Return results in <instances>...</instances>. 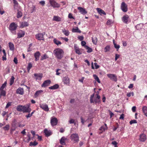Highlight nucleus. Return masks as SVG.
<instances>
[{
    "instance_id": "obj_1",
    "label": "nucleus",
    "mask_w": 147,
    "mask_h": 147,
    "mask_svg": "<svg viewBox=\"0 0 147 147\" xmlns=\"http://www.w3.org/2000/svg\"><path fill=\"white\" fill-rule=\"evenodd\" d=\"M55 55L58 59H61L63 57L64 53L63 50L60 48L55 49L53 51Z\"/></svg>"
},
{
    "instance_id": "obj_2",
    "label": "nucleus",
    "mask_w": 147,
    "mask_h": 147,
    "mask_svg": "<svg viewBox=\"0 0 147 147\" xmlns=\"http://www.w3.org/2000/svg\"><path fill=\"white\" fill-rule=\"evenodd\" d=\"M94 94H93L90 97V101L91 103H93L94 102L96 104L98 103L99 104L100 101V96L98 95V94L97 93L96 94V95L97 96V97L95 98L94 100H93L94 96Z\"/></svg>"
},
{
    "instance_id": "obj_3",
    "label": "nucleus",
    "mask_w": 147,
    "mask_h": 147,
    "mask_svg": "<svg viewBox=\"0 0 147 147\" xmlns=\"http://www.w3.org/2000/svg\"><path fill=\"white\" fill-rule=\"evenodd\" d=\"M18 25L14 22L11 23L9 26V29L11 32L14 34H16V31H15L17 29Z\"/></svg>"
},
{
    "instance_id": "obj_4",
    "label": "nucleus",
    "mask_w": 147,
    "mask_h": 147,
    "mask_svg": "<svg viewBox=\"0 0 147 147\" xmlns=\"http://www.w3.org/2000/svg\"><path fill=\"white\" fill-rule=\"evenodd\" d=\"M71 141L74 142V143L78 142L79 141V137L78 134H72L70 136Z\"/></svg>"
},
{
    "instance_id": "obj_5",
    "label": "nucleus",
    "mask_w": 147,
    "mask_h": 147,
    "mask_svg": "<svg viewBox=\"0 0 147 147\" xmlns=\"http://www.w3.org/2000/svg\"><path fill=\"white\" fill-rule=\"evenodd\" d=\"M121 20L122 22L125 24H128L131 22L129 16L127 14L123 16L121 18Z\"/></svg>"
},
{
    "instance_id": "obj_6",
    "label": "nucleus",
    "mask_w": 147,
    "mask_h": 147,
    "mask_svg": "<svg viewBox=\"0 0 147 147\" xmlns=\"http://www.w3.org/2000/svg\"><path fill=\"white\" fill-rule=\"evenodd\" d=\"M107 76L111 80L114 82L117 81V78L116 75L113 74H108Z\"/></svg>"
},
{
    "instance_id": "obj_7",
    "label": "nucleus",
    "mask_w": 147,
    "mask_h": 147,
    "mask_svg": "<svg viewBox=\"0 0 147 147\" xmlns=\"http://www.w3.org/2000/svg\"><path fill=\"white\" fill-rule=\"evenodd\" d=\"M49 1L51 5L54 8H58L60 7L59 4L54 0H49Z\"/></svg>"
},
{
    "instance_id": "obj_8",
    "label": "nucleus",
    "mask_w": 147,
    "mask_h": 147,
    "mask_svg": "<svg viewBox=\"0 0 147 147\" xmlns=\"http://www.w3.org/2000/svg\"><path fill=\"white\" fill-rule=\"evenodd\" d=\"M39 106L40 108L45 111H48L49 109L48 105L45 104H39Z\"/></svg>"
},
{
    "instance_id": "obj_9",
    "label": "nucleus",
    "mask_w": 147,
    "mask_h": 147,
    "mask_svg": "<svg viewBox=\"0 0 147 147\" xmlns=\"http://www.w3.org/2000/svg\"><path fill=\"white\" fill-rule=\"evenodd\" d=\"M24 113H30L31 111V109L30 108V105L29 104H27L24 105Z\"/></svg>"
},
{
    "instance_id": "obj_10",
    "label": "nucleus",
    "mask_w": 147,
    "mask_h": 147,
    "mask_svg": "<svg viewBox=\"0 0 147 147\" xmlns=\"http://www.w3.org/2000/svg\"><path fill=\"white\" fill-rule=\"evenodd\" d=\"M36 38L38 40H44V34L42 33H38L35 35Z\"/></svg>"
},
{
    "instance_id": "obj_11",
    "label": "nucleus",
    "mask_w": 147,
    "mask_h": 147,
    "mask_svg": "<svg viewBox=\"0 0 147 147\" xmlns=\"http://www.w3.org/2000/svg\"><path fill=\"white\" fill-rule=\"evenodd\" d=\"M58 123L57 119L55 117H52L51 118V125L53 127L56 125Z\"/></svg>"
},
{
    "instance_id": "obj_12",
    "label": "nucleus",
    "mask_w": 147,
    "mask_h": 147,
    "mask_svg": "<svg viewBox=\"0 0 147 147\" xmlns=\"http://www.w3.org/2000/svg\"><path fill=\"white\" fill-rule=\"evenodd\" d=\"M121 9L124 12H126L127 11V6L125 2L122 3L121 5Z\"/></svg>"
},
{
    "instance_id": "obj_13",
    "label": "nucleus",
    "mask_w": 147,
    "mask_h": 147,
    "mask_svg": "<svg viewBox=\"0 0 147 147\" xmlns=\"http://www.w3.org/2000/svg\"><path fill=\"white\" fill-rule=\"evenodd\" d=\"M34 76L36 80H40L42 77V74L41 73H35L34 74Z\"/></svg>"
},
{
    "instance_id": "obj_14",
    "label": "nucleus",
    "mask_w": 147,
    "mask_h": 147,
    "mask_svg": "<svg viewBox=\"0 0 147 147\" xmlns=\"http://www.w3.org/2000/svg\"><path fill=\"white\" fill-rule=\"evenodd\" d=\"M51 81L50 80H47L45 81L41 85L42 87H45L49 86L51 84Z\"/></svg>"
},
{
    "instance_id": "obj_15",
    "label": "nucleus",
    "mask_w": 147,
    "mask_h": 147,
    "mask_svg": "<svg viewBox=\"0 0 147 147\" xmlns=\"http://www.w3.org/2000/svg\"><path fill=\"white\" fill-rule=\"evenodd\" d=\"M63 81L65 84L67 85H69V79L67 76H65L63 78Z\"/></svg>"
},
{
    "instance_id": "obj_16",
    "label": "nucleus",
    "mask_w": 147,
    "mask_h": 147,
    "mask_svg": "<svg viewBox=\"0 0 147 147\" xmlns=\"http://www.w3.org/2000/svg\"><path fill=\"white\" fill-rule=\"evenodd\" d=\"M78 9L79 11V12L81 13L84 15L86 14L87 12L86 10L85 9L81 7H78Z\"/></svg>"
},
{
    "instance_id": "obj_17",
    "label": "nucleus",
    "mask_w": 147,
    "mask_h": 147,
    "mask_svg": "<svg viewBox=\"0 0 147 147\" xmlns=\"http://www.w3.org/2000/svg\"><path fill=\"white\" fill-rule=\"evenodd\" d=\"M74 49L76 53L78 55H80L82 54L81 52L80 51L79 48H78L77 45H74Z\"/></svg>"
},
{
    "instance_id": "obj_18",
    "label": "nucleus",
    "mask_w": 147,
    "mask_h": 147,
    "mask_svg": "<svg viewBox=\"0 0 147 147\" xmlns=\"http://www.w3.org/2000/svg\"><path fill=\"white\" fill-rule=\"evenodd\" d=\"M24 105H18L16 107V109L18 111L22 112L24 113Z\"/></svg>"
},
{
    "instance_id": "obj_19",
    "label": "nucleus",
    "mask_w": 147,
    "mask_h": 147,
    "mask_svg": "<svg viewBox=\"0 0 147 147\" xmlns=\"http://www.w3.org/2000/svg\"><path fill=\"white\" fill-rule=\"evenodd\" d=\"M16 92L17 94L23 95L24 93V89L23 88L20 87L17 89Z\"/></svg>"
},
{
    "instance_id": "obj_20",
    "label": "nucleus",
    "mask_w": 147,
    "mask_h": 147,
    "mask_svg": "<svg viewBox=\"0 0 147 147\" xmlns=\"http://www.w3.org/2000/svg\"><path fill=\"white\" fill-rule=\"evenodd\" d=\"M146 137L145 134H142L140 136V140L141 142H144L146 140Z\"/></svg>"
},
{
    "instance_id": "obj_21",
    "label": "nucleus",
    "mask_w": 147,
    "mask_h": 147,
    "mask_svg": "<svg viewBox=\"0 0 147 147\" xmlns=\"http://www.w3.org/2000/svg\"><path fill=\"white\" fill-rule=\"evenodd\" d=\"M40 54L39 51H37L34 54V56L35 58V60L37 61L39 60V57Z\"/></svg>"
},
{
    "instance_id": "obj_22",
    "label": "nucleus",
    "mask_w": 147,
    "mask_h": 147,
    "mask_svg": "<svg viewBox=\"0 0 147 147\" xmlns=\"http://www.w3.org/2000/svg\"><path fill=\"white\" fill-rule=\"evenodd\" d=\"M44 133L45 134V135L48 137L51 135V131L50 130H48L47 129H45L44 130Z\"/></svg>"
},
{
    "instance_id": "obj_23",
    "label": "nucleus",
    "mask_w": 147,
    "mask_h": 147,
    "mask_svg": "<svg viewBox=\"0 0 147 147\" xmlns=\"http://www.w3.org/2000/svg\"><path fill=\"white\" fill-rule=\"evenodd\" d=\"M53 20L57 22H60L61 20V18L58 16H53Z\"/></svg>"
},
{
    "instance_id": "obj_24",
    "label": "nucleus",
    "mask_w": 147,
    "mask_h": 147,
    "mask_svg": "<svg viewBox=\"0 0 147 147\" xmlns=\"http://www.w3.org/2000/svg\"><path fill=\"white\" fill-rule=\"evenodd\" d=\"M59 87V85L57 84H56L52 86L49 87V88L51 90H55L58 89Z\"/></svg>"
},
{
    "instance_id": "obj_25",
    "label": "nucleus",
    "mask_w": 147,
    "mask_h": 147,
    "mask_svg": "<svg viewBox=\"0 0 147 147\" xmlns=\"http://www.w3.org/2000/svg\"><path fill=\"white\" fill-rule=\"evenodd\" d=\"M17 125H18V123L16 121V119H14L12 121V127H17Z\"/></svg>"
},
{
    "instance_id": "obj_26",
    "label": "nucleus",
    "mask_w": 147,
    "mask_h": 147,
    "mask_svg": "<svg viewBox=\"0 0 147 147\" xmlns=\"http://www.w3.org/2000/svg\"><path fill=\"white\" fill-rule=\"evenodd\" d=\"M96 10L99 14L102 15V14L105 15L106 14L105 12L99 8H97Z\"/></svg>"
},
{
    "instance_id": "obj_27",
    "label": "nucleus",
    "mask_w": 147,
    "mask_h": 147,
    "mask_svg": "<svg viewBox=\"0 0 147 147\" xmlns=\"http://www.w3.org/2000/svg\"><path fill=\"white\" fill-rule=\"evenodd\" d=\"M9 46L10 50L13 51L15 49L14 46L13 44L11 42L9 43Z\"/></svg>"
},
{
    "instance_id": "obj_28",
    "label": "nucleus",
    "mask_w": 147,
    "mask_h": 147,
    "mask_svg": "<svg viewBox=\"0 0 147 147\" xmlns=\"http://www.w3.org/2000/svg\"><path fill=\"white\" fill-rule=\"evenodd\" d=\"M25 34L24 32L21 30L20 32L18 34V38H20L23 37Z\"/></svg>"
},
{
    "instance_id": "obj_29",
    "label": "nucleus",
    "mask_w": 147,
    "mask_h": 147,
    "mask_svg": "<svg viewBox=\"0 0 147 147\" xmlns=\"http://www.w3.org/2000/svg\"><path fill=\"white\" fill-rule=\"evenodd\" d=\"M66 140V138L65 137H62L60 140V144L62 145L65 144V140Z\"/></svg>"
},
{
    "instance_id": "obj_30",
    "label": "nucleus",
    "mask_w": 147,
    "mask_h": 147,
    "mask_svg": "<svg viewBox=\"0 0 147 147\" xmlns=\"http://www.w3.org/2000/svg\"><path fill=\"white\" fill-rule=\"evenodd\" d=\"M72 32H78L80 33L81 32V31L79 29L78 27H76V28H73L72 30Z\"/></svg>"
},
{
    "instance_id": "obj_31",
    "label": "nucleus",
    "mask_w": 147,
    "mask_h": 147,
    "mask_svg": "<svg viewBox=\"0 0 147 147\" xmlns=\"http://www.w3.org/2000/svg\"><path fill=\"white\" fill-rule=\"evenodd\" d=\"M6 95V92L4 90H0V98H1L2 96H3Z\"/></svg>"
},
{
    "instance_id": "obj_32",
    "label": "nucleus",
    "mask_w": 147,
    "mask_h": 147,
    "mask_svg": "<svg viewBox=\"0 0 147 147\" xmlns=\"http://www.w3.org/2000/svg\"><path fill=\"white\" fill-rule=\"evenodd\" d=\"M93 43L94 45H96L97 42V38L96 37H93L92 38Z\"/></svg>"
},
{
    "instance_id": "obj_33",
    "label": "nucleus",
    "mask_w": 147,
    "mask_h": 147,
    "mask_svg": "<svg viewBox=\"0 0 147 147\" xmlns=\"http://www.w3.org/2000/svg\"><path fill=\"white\" fill-rule=\"evenodd\" d=\"M142 109L144 115L147 117V107L146 106L143 107Z\"/></svg>"
},
{
    "instance_id": "obj_34",
    "label": "nucleus",
    "mask_w": 147,
    "mask_h": 147,
    "mask_svg": "<svg viewBox=\"0 0 147 147\" xmlns=\"http://www.w3.org/2000/svg\"><path fill=\"white\" fill-rule=\"evenodd\" d=\"M143 27V24H137L136 26V29L138 30H140Z\"/></svg>"
},
{
    "instance_id": "obj_35",
    "label": "nucleus",
    "mask_w": 147,
    "mask_h": 147,
    "mask_svg": "<svg viewBox=\"0 0 147 147\" xmlns=\"http://www.w3.org/2000/svg\"><path fill=\"white\" fill-rule=\"evenodd\" d=\"M62 32L66 36H68L69 34V31L65 29H63L62 30Z\"/></svg>"
},
{
    "instance_id": "obj_36",
    "label": "nucleus",
    "mask_w": 147,
    "mask_h": 147,
    "mask_svg": "<svg viewBox=\"0 0 147 147\" xmlns=\"http://www.w3.org/2000/svg\"><path fill=\"white\" fill-rule=\"evenodd\" d=\"M43 91L42 90H39L37 91L34 94V96L35 97H36L39 95L41 93L43 92Z\"/></svg>"
},
{
    "instance_id": "obj_37",
    "label": "nucleus",
    "mask_w": 147,
    "mask_h": 147,
    "mask_svg": "<svg viewBox=\"0 0 147 147\" xmlns=\"http://www.w3.org/2000/svg\"><path fill=\"white\" fill-rule=\"evenodd\" d=\"M29 24L27 22H23L21 24V26L23 27L28 26Z\"/></svg>"
},
{
    "instance_id": "obj_38",
    "label": "nucleus",
    "mask_w": 147,
    "mask_h": 147,
    "mask_svg": "<svg viewBox=\"0 0 147 147\" xmlns=\"http://www.w3.org/2000/svg\"><path fill=\"white\" fill-rule=\"evenodd\" d=\"M93 77L95 80H96L98 83H100V81L98 77V76L96 74H94L93 75Z\"/></svg>"
},
{
    "instance_id": "obj_39",
    "label": "nucleus",
    "mask_w": 147,
    "mask_h": 147,
    "mask_svg": "<svg viewBox=\"0 0 147 147\" xmlns=\"http://www.w3.org/2000/svg\"><path fill=\"white\" fill-rule=\"evenodd\" d=\"M49 58L48 56L46 54H44L41 57L40 60L42 61L44 59H47Z\"/></svg>"
},
{
    "instance_id": "obj_40",
    "label": "nucleus",
    "mask_w": 147,
    "mask_h": 147,
    "mask_svg": "<svg viewBox=\"0 0 147 147\" xmlns=\"http://www.w3.org/2000/svg\"><path fill=\"white\" fill-rule=\"evenodd\" d=\"M22 16V13L20 11L18 10L17 17L18 18H21Z\"/></svg>"
},
{
    "instance_id": "obj_41",
    "label": "nucleus",
    "mask_w": 147,
    "mask_h": 147,
    "mask_svg": "<svg viewBox=\"0 0 147 147\" xmlns=\"http://www.w3.org/2000/svg\"><path fill=\"white\" fill-rule=\"evenodd\" d=\"M54 42L57 45L61 44V42L59 41L58 40H57L56 39L54 38L53 40Z\"/></svg>"
},
{
    "instance_id": "obj_42",
    "label": "nucleus",
    "mask_w": 147,
    "mask_h": 147,
    "mask_svg": "<svg viewBox=\"0 0 147 147\" xmlns=\"http://www.w3.org/2000/svg\"><path fill=\"white\" fill-rule=\"evenodd\" d=\"M85 48L87 50V52L88 53H91L92 51V49L87 46H85Z\"/></svg>"
},
{
    "instance_id": "obj_43",
    "label": "nucleus",
    "mask_w": 147,
    "mask_h": 147,
    "mask_svg": "<svg viewBox=\"0 0 147 147\" xmlns=\"http://www.w3.org/2000/svg\"><path fill=\"white\" fill-rule=\"evenodd\" d=\"M14 78L13 76H11V78L10 79V86L14 82Z\"/></svg>"
},
{
    "instance_id": "obj_44",
    "label": "nucleus",
    "mask_w": 147,
    "mask_h": 147,
    "mask_svg": "<svg viewBox=\"0 0 147 147\" xmlns=\"http://www.w3.org/2000/svg\"><path fill=\"white\" fill-rule=\"evenodd\" d=\"M38 144V143L36 141H34L33 142H30V146H35L37 145Z\"/></svg>"
},
{
    "instance_id": "obj_45",
    "label": "nucleus",
    "mask_w": 147,
    "mask_h": 147,
    "mask_svg": "<svg viewBox=\"0 0 147 147\" xmlns=\"http://www.w3.org/2000/svg\"><path fill=\"white\" fill-rule=\"evenodd\" d=\"M7 84V82H5L4 83L2 84L1 86V87L0 88V90H3L4 88L5 87Z\"/></svg>"
},
{
    "instance_id": "obj_46",
    "label": "nucleus",
    "mask_w": 147,
    "mask_h": 147,
    "mask_svg": "<svg viewBox=\"0 0 147 147\" xmlns=\"http://www.w3.org/2000/svg\"><path fill=\"white\" fill-rule=\"evenodd\" d=\"M9 125H6L5 126L3 127V129L5 131H8L9 130Z\"/></svg>"
},
{
    "instance_id": "obj_47",
    "label": "nucleus",
    "mask_w": 147,
    "mask_h": 147,
    "mask_svg": "<svg viewBox=\"0 0 147 147\" xmlns=\"http://www.w3.org/2000/svg\"><path fill=\"white\" fill-rule=\"evenodd\" d=\"M32 64L30 63H29L28 65V67H27V69L28 72H29L30 69L32 68Z\"/></svg>"
},
{
    "instance_id": "obj_48",
    "label": "nucleus",
    "mask_w": 147,
    "mask_h": 147,
    "mask_svg": "<svg viewBox=\"0 0 147 147\" xmlns=\"http://www.w3.org/2000/svg\"><path fill=\"white\" fill-rule=\"evenodd\" d=\"M110 49V46L109 45L107 46L106 47L105 49V52H107L108 51H109Z\"/></svg>"
},
{
    "instance_id": "obj_49",
    "label": "nucleus",
    "mask_w": 147,
    "mask_h": 147,
    "mask_svg": "<svg viewBox=\"0 0 147 147\" xmlns=\"http://www.w3.org/2000/svg\"><path fill=\"white\" fill-rule=\"evenodd\" d=\"M107 128H105V126L103 125L100 127V130L102 131H105L106 130H107Z\"/></svg>"
},
{
    "instance_id": "obj_50",
    "label": "nucleus",
    "mask_w": 147,
    "mask_h": 147,
    "mask_svg": "<svg viewBox=\"0 0 147 147\" xmlns=\"http://www.w3.org/2000/svg\"><path fill=\"white\" fill-rule=\"evenodd\" d=\"M137 123V121L134 119L131 120L129 122V123L131 125L133 123Z\"/></svg>"
},
{
    "instance_id": "obj_51",
    "label": "nucleus",
    "mask_w": 147,
    "mask_h": 147,
    "mask_svg": "<svg viewBox=\"0 0 147 147\" xmlns=\"http://www.w3.org/2000/svg\"><path fill=\"white\" fill-rule=\"evenodd\" d=\"M12 102H8L7 104L5 107V108H8L11 105Z\"/></svg>"
},
{
    "instance_id": "obj_52",
    "label": "nucleus",
    "mask_w": 147,
    "mask_h": 147,
    "mask_svg": "<svg viewBox=\"0 0 147 147\" xmlns=\"http://www.w3.org/2000/svg\"><path fill=\"white\" fill-rule=\"evenodd\" d=\"M14 4V8L15 7V6H17L18 5V3L17 1L16 0H13Z\"/></svg>"
},
{
    "instance_id": "obj_53",
    "label": "nucleus",
    "mask_w": 147,
    "mask_h": 147,
    "mask_svg": "<svg viewBox=\"0 0 147 147\" xmlns=\"http://www.w3.org/2000/svg\"><path fill=\"white\" fill-rule=\"evenodd\" d=\"M114 46L115 48L116 49H117V51L119 49V48L120 47L119 45H117L116 44H114Z\"/></svg>"
},
{
    "instance_id": "obj_54",
    "label": "nucleus",
    "mask_w": 147,
    "mask_h": 147,
    "mask_svg": "<svg viewBox=\"0 0 147 147\" xmlns=\"http://www.w3.org/2000/svg\"><path fill=\"white\" fill-rule=\"evenodd\" d=\"M86 42L84 41H82L81 42V45L82 46L84 47L85 48V46H86Z\"/></svg>"
},
{
    "instance_id": "obj_55",
    "label": "nucleus",
    "mask_w": 147,
    "mask_h": 147,
    "mask_svg": "<svg viewBox=\"0 0 147 147\" xmlns=\"http://www.w3.org/2000/svg\"><path fill=\"white\" fill-rule=\"evenodd\" d=\"M31 8L32 11L31 13H32L35 10V7L34 5H32Z\"/></svg>"
},
{
    "instance_id": "obj_56",
    "label": "nucleus",
    "mask_w": 147,
    "mask_h": 147,
    "mask_svg": "<svg viewBox=\"0 0 147 147\" xmlns=\"http://www.w3.org/2000/svg\"><path fill=\"white\" fill-rule=\"evenodd\" d=\"M78 39L80 41H82L84 39V36H79L78 37Z\"/></svg>"
},
{
    "instance_id": "obj_57",
    "label": "nucleus",
    "mask_w": 147,
    "mask_h": 147,
    "mask_svg": "<svg viewBox=\"0 0 147 147\" xmlns=\"http://www.w3.org/2000/svg\"><path fill=\"white\" fill-rule=\"evenodd\" d=\"M39 3L42 6H44L45 4V1H42L39 2Z\"/></svg>"
},
{
    "instance_id": "obj_58",
    "label": "nucleus",
    "mask_w": 147,
    "mask_h": 147,
    "mask_svg": "<svg viewBox=\"0 0 147 147\" xmlns=\"http://www.w3.org/2000/svg\"><path fill=\"white\" fill-rule=\"evenodd\" d=\"M68 17L69 18L74 19V18L72 16L71 13H69V14Z\"/></svg>"
},
{
    "instance_id": "obj_59",
    "label": "nucleus",
    "mask_w": 147,
    "mask_h": 147,
    "mask_svg": "<svg viewBox=\"0 0 147 147\" xmlns=\"http://www.w3.org/2000/svg\"><path fill=\"white\" fill-rule=\"evenodd\" d=\"M120 55L117 54H116L115 55V59L116 61L117 59L119 57Z\"/></svg>"
},
{
    "instance_id": "obj_60",
    "label": "nucleus",
    "mask_w": 147,
    "mask_h": 147,
    "mask_svg": "<svg viewBox=\"0 0 147 147\" xmlns=\"http://www.w3.org/2000/svg\"><path fill=\"white\" fill-rule=\"evenodd\" d=\"M94 65L95 66V68L96 69H97L99 68L100 66H99V65H98L97 64V63H94Z\"/></svg>"
},
{
    "instance_id": "obj_61",
    "label": "nucleus",
    "mask_w": 147,
    "mask_h": 147,
    "mask_svg": "<svg viewBox=\"0 0 147 147\" xmlns=\"http://www.w3.org/2000/svg\"><path fill=\"white\" fill-rule=\"evenodd\" d=\"M18 60L16 57H15L14 58L13 61L16 64H17L18 63Z\"/></svg>"
},
{
    "instance_id": "obj_62",
    "label": "nucleus",
    "mask_w": 147,
    "mask_h": 147,
    "mask_svg": "<svg viewBox=\"0 0 147 147\" xmlns=\"http://www.w3.org/2000/svg\"><path fill=\"white\" fill-rule=\"evenodd\" d=\"M112 144L114 145V146H117V143L116 141H114L112 142Z\"/></svg>"
},
{
    "instance_id": "obj_63",
    "label": "nucleus",
    "mask_w": 147,
    "mask_h": 147,
    "mask_svg": "<svg viewBox=\"0 0 147 147\" xmlns=\"http://www.w3.org/2000/svg\"><path fill=\"white\" fill-rule=\"evenodd\" d=\"M111 24V20H109L107 22V24L108 25H110Z\"/></svg>"
},
{
    "instance_id": "obj_64",
    "label": "nucleus",
    "mask_w": 147,
    "mask_h": 147,
    "mask_svg": "<svg viewBox=\"0 0 147 147\" xmlns=\"http://www.w3.org/2000/svg\"><path fill=\"white\" fill-rule=\"evenodd\" d=\"M136 107L135 106H133L132 108V110L133 112H134L136 111Z\"/></svg>"
}]
</instances>
